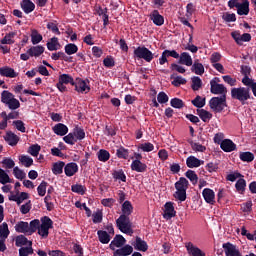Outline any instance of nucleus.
<instances>
[{
    "label": "nucleus",
    "mask_w": 256,
    "mask_h": 256,
    "mask_svg": "<svg viewBox=\"0 0 256 256\" xmlns=\"http://www.w3.org/2000/svg\"><path fill=\"white\" fill-rule=\"evenodd\" d=\"M133 213V205L129 200L124 201L122 204V214L116 220V227L121 231V233H125V235H133V224L131 223V219L129 215Z\"/></svg>",
    "instance_id": "nucleus-1"
},
{
    "label": "nucleus",
    "mask_w": 256,
    "mask_h": 256,
    "mask_svg": "<svg viewBox=\"0 0 256 256\" xmlns=\"http://www.w3.org/2000/svg\"><path fill=\"white\" fill-rule=\"evenodd\" d=\"M231 98L239 101L241 105H247V101H249V99H253V96H251L248 86L238 88L234 87L231 88Z\"/></svg>",
    "instance_id": "nucleus-2"
},
{
    "label": "nucleus",
    "mask_w": 256,
    "mask_h": 256,
    "mask_svg": "<svg viewBox=\"0 0 256 256\" xmlns=\"http://www.w3.org/2000/svg\"><path fill=\"white\" fill-rule=\"evenodd\" d=\"M176 192L174 193L175 199L178 201L187 200V190L189 189V180L185 177H180L179 180L174 184Z\"/></svg>",
    "instance_id": "nucleus-3"
},
{
    "label": "nucleus",
    "mask_w": 256,
    "mask_h": 256,
    "mask_svg": "<svg viewBox=\"0 0 256 256\" xmlns=\"http://www.w3.org/2000/svg\"><path fill=\"white\" fill-rule=\"evenodd\" d=\"M209 107L214 113H221L227 107V95L212 97L209 101Z\"/></svg>",
    "instance_id": "nucleus-4"
},
{
    "label": "nucleus",
    "mask_w": 256,
    "mask_h": 256,
    "mask_svg": "<svg viewBox=\"0 0 256 256\" xmlns=\"http://www.w3.org/2000/svg\"><path fill=\"white\" fill-rule=\"evenodd\" d=\"M153 58V52L145 46H139L134 50V59H144L146 63H151Z\"/></svg>",
    "instance_id": "nucleus-5"
},
{
    "label": "nucleus",
    "mask_w": 256,
    "mask_h": 256,
    "mask_svg": "<svg viewBox=\"0 0 256 256\" xmlns=\"http://www.w3.org/2000/svg\"><path fill=\"white\" fill-rule=\"evenodd\" d=\"M49 229H53V220H51L49 216H44L41 218L38 235L47 239V237H49Z\"/></svg>",
    "instance_id": "nucleus-6"
},
{
    "label": "nucleus",
    "mask_w": 256,
    "mask_h": 256,
    "mask_svg": "<svg viewBox=\"0 0 256 256\" xmlns=\"http://www.w3.org/2000/svg\"><path fill=\"white\" fill-rule=\"evenodd\" d=\"M221 80L217 77L210 81V92L213 95H227V88L223 84H219Z\"/></svg>",
    "instance_id": "nucleus-7"
},
{
    "label": "nucleus",
    "mask_w": 256,
    "mask_h": 256,
    "mask_svg": "<svg viewBox=\"0 0 256 256\" xmlns=\"http://www.w3.org/2000/svg\"><path fill=\"white\" fill-rule=\"evenodd\" d=\"M89 83V79L83 80L82 78H76L72 86L75 87V91H77V93H89V91H91Z\"/></svg>",
    "instance_id": "nucleus-8"
},
{
    "label": "nucleus",
    "mask_w": 256,
    "mask_h": 256,
    "mask_svg": "<svg viewBox=\"0 0 256 256\" xmlns=\"http://www.w3.org/2000/svg\"><path fill=\"white\" fill-rule=\"evenodd\" d=\"M222 247L226 256H243L237 246L231 242L224 243Z\"/></svg>",
    "instance_id": "nucleus-9"
},
{
    "label": "nucleus",
    "mask_w": 256,
    "mask_h": 256,
    "mask_svg": "<svg viewBox=\"0 0 256 256\" xmlns=\"http://www.w3.org/2000/svg\"><path fill=\"white\" fill-rule=\"evenodd\" d=\"M186 251L190 256H207L203 250L195 246L192 242L185 243Z\"/></svg>",
    "instance_id": "nucleus-10"
},
{
    "label": "nucleus",
    "mask_w": 256,
    "mask_h": 256,
    "mask_svg": "<svg viewBox=\"0 0 256 256\" xmlns=\"http://www.w3.org/2000/svg\"><path fill=\"white\" fill-rule=\"evenodd\" d=\"M177 216V211H175V206H173V202H166L164 205V219H173V217Z\"/></svg>",
    "instance_id": "nucleus-11"
},
{
    "label": "nucleus",
    "mask_w": 256,
    "mask_h": 256,
    "mask_svg": "<svg viewBox=\"0 0 256 256\" xmlns=\"http://www.w3.org/2000/svg\"><path fill=\"white\" fill-rule=\"evenodd\" d=\"M126 243H127V240L125 239V237H123V235L121 234H117L114 237V239L111 241L109 247L112 251H115V247L119 249L123 247Z\"/></svg>",
    "instance_id": "nucleus-12"
},
{
    "label": "nucleus",
    "mask_w": 256,
    "mask_h": 256,
    "mask_svg": "<svg viewBox=\"0 0 256 256\" xmlns=\"http://www.w3.org/2000/svg\"><path fill=\"white\" fill-rule=\"evenodd\" d=\"M204 201L209 205H215V191L211 188H204L202 191Z\"/></svg>",
    "instance_id": "nucleus-13"
},
{
    "label": "nucleus",
    "mask_w": 256,
    "mask_h": 256,
    "mask_svg": "<svg viewBox=\"0 0 256 256\" xmlns=\"http://www.w3.org/2000/svg\"><path fill=\"white\" fill-rule=\"evenodd\" d=\"M167 57H173V59H179V54L175 50H164L159 58V64L165 65L168 63Z\"/></svg>",
    "instance_id": "nucleus-14"
},
{
    "label": "nucleus",
    "mask_w": 256,
    "mask_h": 256,
    "mask_svg": "<svg viewBox=\"0 0 256 256\" xmlns=\"http://www.w3.org/2000/svg\"><path fill=\"white\" fill-rule=\"evenodd\" d=\"M220 148L225 153H231L237 149V144L233 142L231 139H224L220 144Z\"/></svg>",
    "instance_id": "nucleus-15"
},
{
    "label": "nucleus",
    "mask_w": 256,
    "mask_h": 256,
    "mask_svg": "<svg viewBox=\"0 0 256 256\" xmlns=\"http://www.w3.org/2000/svg\"><path fill=\"white\" fill-rule=\"evenodd\" d=\"M130 168L132 171L136 173H146L147 171V164L141 162V160H133Z\"/></svg>",
    "instance_id": "nucleus-16"
},
{
    "label": "nucleus",
    "mask_w": 256,
    "mask_h": 256,
    "mask_svg": "<svg viewBox=\"0 0 256 256\" xmlns=\"http://www.w3.org/2000/svg\"><path fill=\"white\" fill-rule=\"evenodd\" d=\"M133 253V246L126 244L117 250H114L113 256H129Z\"/></svg>",
    "instance_id": "nucleus-17"
},
{
    "label": "nucleus",
    "mask_w": 256,
    "mask_h": 256,
    "mask_svg": "<svg viewBox=\"0 0 256 256\" xmlns=\"http://www.w3.org/2000/svg\"><path fill=\"white\" fill-rule=\"evenodd\" d=\"M4 140L6 141V143H8V145H10V147H15L17 143H19L20 138L12 131H8L4 136Z\"/></svg>",
    "instance_id": "nucleus-18"
},
{
    "label": "nucleus",
    "mask_w": 256,
    "mask_h": 256,
    "mask_svg": "<svg viewBox=\"0 0 256 256\" xmlns=\"http://www.w3.org/2000/svg\"><path fill=\"white\" fill-rule=\"evenodd\" d=\"M150 19L157 27H161V25L165 23V18L163 15L159 14V10H153L150 14Z\"/></svg>",
    "instance_id": "nucleus-19"
},
{
    "label": "nucleus",
    "mask_w": 256,
    "mask_h": 256,
    "mask_svg": "<svg viewBox=\"0 0 256 256\" xmlns=\"http://www.w3.org/2000/svg\"><path fill=\"white\" fill-rule=\"evenodd\" d=\"M77 171H79V166L75 162H70L64 166L66 177H73Z\"/></svg>",
    "instance_id": "nucleus-20"
},
{
    "label": "nucleus",
    "mask_w": 256,
    "mask_h": 256,
    "mask_svg": "<svg viewBox=\"0 0 256 256\" xmlns=\"http://www.w3.org/2000/svg\"><path fill=\"white\" fill-rule=\"evenodd\" d=\"M52 130L55 133V135H59L60 137H65V135H67V133H69V128L67 127V125H65L63 123L56 124L52 128Z\"/></svg>",
    "instance_id": "nucleus-21"
},
{
    "label": "nucleus",
    "mask_w": 256,
    "mask_h": 256,
    "mask_svg": "<svg viewBox=\"0 0 256 256\" xmlns=\"http://www.w3.org/2000/svg\"><path fill=\"white\" fill-rule=\"evenodd\" d=\"M204 163H205V161L199 160L195 156H189L186 159V165H187V167H189V169H195L196 167H201V165H203Z\"/></svg>",
    "instance_id": "nucleus-22"
},
{
    "label": "nucleus",
    "mask_w": 256,
    "mask_h": 256,
    "mask_svg": "<svg viewBox=\"0 0 256 256\" xmlns=\"http://www.w3.org/2000/svg\"><path fill=\"white\" fill-rule=\"evenodd\" d=\"M27 53L30 57H41V55L45 53V47L41 45L32 46L30 49L27 50Z\"/></svg>",
    "instance_id": "nucleus-23"
},
{
    "label": "nucleus",
    "mask_w": 256,
    "mask_h": 256,
    "mask_svg": "<svg viewBox=\"0 0 256 256\" xmlns=\"http://www.w3.org/2000/svg\"><path fill=\"white\" fill-rule=\"evenodd\" d=\"M178 58L180 65H186V67L193 65V58H191L189 52H182Z\"/></svg>",
    "instance_id": "nucleus-24"
},
{
    "label": "nucleus",
    "mask_w": 256,
    "mask_h": 256,
    "mask_svg": "<svg viewBox=\"0 0 256 256\" xmlns=\"http://www.w3.org/2000/svg\"><path fill=\"white\" fill-rule=\"evenodd\" d=\"M21 9L26 13V15H29V13H33L35 11V3H33L31 0H22L21 2Z\"/></svg>",
    "instance_id": "nucleus-25"
},
{
    "label": "nucleus",
    "mask_w": 256,
    "mask_h": 256,
    "mask_svg": "<svg viewBox=\"0 0 256 256\" xmlns=\"http://www.w3.org/2000/svg\"><path fill=\"white\" fill-rule=\"evenodd\" d=\"M134 249L137 251H142L145 253L149 249V245H147V242L145 240L141 239V237L137 236L134 244Z\"/></svg>",
    "instance_id": "nucleus-26"
},
{
    "label": "nucleus",
    "mask_w": 256,
    "mask_h": 256,
    "mask_svg": "<svg viewBox=\"0 0 256 256\" xmlns=\"http://www.w3.org/2000/svg\"><path fill=\"white\" fill-rule=\"evenodd\" d=\"M16 233H24V235H29V222L19 221L15 225Z\"/></svg>",
    "instance_id": "nucleus-27"
},
{
    "label": "nucleus",
    "mask_w": 256,
    "mask_h": 256,
    "mask_svg": "<svg viewBox=\"0 0 256 256\" xmlns=\"http://www.w3.org/2000/svg\"><path fill=\"white\" fill-rule=\"evenodd\" d=\"M197 115L204 123H209L213 119V114L205 109H198Z\"/></svg>",
    "instance_id": "nucleus-28"
},
{
    "label": "nucleus",
    "mask_w": 256,
    "mask_h": 256,
    "mask_svg": "<svg viewBox=\"0 0 256 256\" xmlns=\"http://www.w3.org/2000/svg\"><path fill=\"white\" fill-rule=\"evenodd\" d=\"M0 75L2 77H10V79H13L17 77V72H15V69L6 66L0 68Z\"/></svg>",
    "instance_id": "nucleus-29"
},
{
    "label": "nucleus",
    "mask_w": 256,
    "mask_h": 256,
    "mask_svg": "<svg viewBox=\"0 0 256 256\" xmlns=\"http://www.w3.org/2000/svg\"><path fill=\"white\" fill-rule=\"evenodd\" d=\"M17 36V32H10L7 33L3 39L0 40V43L2 45H13V43H15V37Z\"/></svg>",
    "instance_id": "nucleus-30"
},
{
    "label": "nucleus",
    "mask_w": 256,
    "mask_h": 256,
    "mask_svg": "<svg viewBox=\"0 0 256 256\" xmlns=\"http://www.w3.org/2000/svg\"><path fill=\"white\" fill-rule=\"evenodd\" d=\"M46 47L48 51H57L61 47V44L59 43V38L53 37L50 39L49 42H47Z\"/></svg>",
    "instance_id": "nucleus-31"
},
{
    "label": "nucleus",
    "mask_w": 256,
    "mask_h": 256,
    "mask_svg": "<svg viewBox=\"0 0 256 256\" xmlns=\"http://www.w3.org/2000/svg\"><path fill=\"white\" fill-rule=\"evenodd\" d=\"M97 235L100 243H102L103 245H107V243L111 241V236L105 230H98Z\"/></svg>",
    "instance_id": "nucleus-32"
},
{
    "label": "nucleus",
    "mask_w": 256,
    "mask_h": 256,
    "mask_svg": "<svg viewBox=\"0 0 256 256\" xmlns=\"http://www.w3.org/2000/svg\"><path fill=\"white\" fill-rule=\"evenodd\" d=\"M237 13L239 15H249V0H243V3H240Z\"/></svg>",
    "instance_id": "nucleus-33"
},
{
    "label": "nucleus",
    "mask_w": 256,
    "mask_h": 256,
    "mask_svg": "<svg viewBox=\"0 0 256 256\" xmlns=\"http://www.w3.org/2000/svg\"><path fill=\"white\" fill-rule=\"evenodd\" d=\"M191 66L192 73H195L196 75H203V73H205V67L202 63L195 61Z\"/></svg>",
    "instance_id": "nucleus-34"
},
{
    "label": "nucleus",
    "mask_w": 256,
    "mask_h": 256,
    "mask_svg": "<svg viewBox=\"0 0 256 256\" xmlns=\"http://www.w3.org/2000/svg\"><path fill=\"white\" fill-rule=\"evenodd\" d=\"M29 243H33V242L29 241V239H27V237H25V235H19L15 239L16 247L21 248V247H25V245H28V247H29Z\"/></svg>",
    "instance_id": "nucleus-35"
},
{
    "label": "nucleus",
    "mask_w": 256,
    "mask_h": 256,
    "mask_svg": "<svg viewBox=\"0 0 256 256\" xmlns=\"http://www.w3.org/2000/svg\"><path fill=\"white\" fill-rule=\"evenodd\" d=\"M97 157H98V160H100L102 163H107V161L111 159V154L109 153V151L105 149H100L97 152Z\"/></svg>",
    "instance_id": "nucleus-36"
},
{
    "label": "nucleus",
    "mask_w": 256,
    "mask_h": 256,
    "mask_svg": "<svg viewBox=\"0 0 256 256\" xmlns=\"http://www.w3.org/2000/svg\"><path fill=\"white\" fill-rule=\"evenodd\" d=\"M170 79H173L172 85L174 87H181V85H186L187 84V79L183 78L182 76H176L175 74H172L170 76Z\"/></svg>",
    "instance_id": "nucleus-37"
},
{
    "label": "nucleus",
    "mask_w": 256,
    "mask_h": 256,
    "mask_svg": "<svg viewBox=\"0 0 256 256\" xmlns=\"http://www.w3.org/2000/svg\"><path fill=\"white\" fill-rule=\"evenodd\" d=\"M58 81L64 85L70 84L73 86L75 84V80L69 74H61L58 78Z\"/></svg>",
    "instance_id": "nucleus-38"
},
{
    "label": "nucleus",
    "mask_w": 256,
    "mask_h": 256,
    "mask_svg": "<svg viewBox=\"0 0 256 256\" xmlns=\"http://www.w3.org/2000/svg\"><path fill=\"white\" fill-rule=\"evenodd\" d=\"M239 159L244 163H251L255 159V155L251 152H240Z\"/></svg>",
    "instance_id": "nucleus-39"
},
{
    "label": "nucleus",
    "mask_w": 256,
    "mask_h": 256,
    "mask_svg": "<svg viewBox=\"0 0 256 256\" xmlns=\"http://www.w3.org/2000/svg\"><path fill=\"white\" fill-rule=\"evenodd\" d=\"M33 253H34L33 242H29V246L21 247L19 249V256H29V255H33Z\"/></svg>",
    "instance_id": "nucleus-40"
},
{
    "label": "nucleus",
    "mask_w": 256,
    "mask_h": 256,
    "mask_svg": "<svg viewBox=\"0 0 256 256\" xmlns=\"http://www.w3.org/2000/svg\"><path fill=\"white\" fill-rule=\"evenodd\" d=\"M116 157H118V159H129V149H126L123 146H120L117 150H116Z\"/></svg>",
    "instance_id": "nucleus-41"
},
{
    "label": "nucleus",
    "mask_w": 256,
    "mask_h": 256,
    "mask_svg": "<svg viewBox=\"0 0 256 256\" xmlns=\"http://www.w3.org/2000/svg\"><path fill=\"white\" fill-rule=\"evenodd\" d=\"M185 177L189 179L192 185H197V183H199V176H197V173H195L193 170L186 171Z\"/></svg>",
    "instance_id": "nucleus-42"
},
{
    "label": "nucleus",
    "mask_w": 256,
    "mask_h": 256,
    "mask_svg": "<svg viewBox=\"0 0 256 256\" xmlns=\"http://www.w3.org/2000/svg\"><path fill=\"white\" fill-rule=\"evenodd\" d=\"M41 225V222L39 219H34L28 224V230H29V235H33L36 231H39V227Z\"/></svg>",
    "instance_id": "nucleus-43"
},
{
    "label": "nucleus",
    "mask_w": 256,
    "mask_h": 256,
    "mask_svg": "<svg viewBox=\"0 0 256 256\" xmlns=\"http://www.w3.org/2000/svg\"><path fill=\"white\" fill-rule=\"evenodd\" d=\"M64 167H65V162L63 161L55 162L52 167V173L54 175H61V173H63Z\"/></svg>",
    "instance_id": "nucleus-44"
},
{
    "label": "nucleus",
    "mask_w": 256,
    "mask_h": 256,
    "mask_svg": "<svg viewBox=\"0 0 256 256\" xmlns=\"http://www.w3.org/2000/svg\"><path fill=\"white\" fill-rule=\"evenodd\" d=\"M12 99H15V95H13V93L7 90H4L1 93V101L4 103V105H8V103H10Z\"/></svg>",
    "instance_id": "nucleus-45"
},
{
    "label": "nucleus",
    "mask_w": 256,
    "mask_h": 256,
    "mask_svg": "<svg viewBox=\"0 0 256 256\" xmlns=\"http://www.w3.org/2000/svg\"><path fill=\"white\" fill-rule=\"evenodd\" d=\"M236 187V191H238V193H241V195H243V193H245V187H247V181H245V179L243 178H239L235 184Z\"/></svg>",
    "instance_id": "nucleus-46"
},
{
    "label": "nucleus",
    "mask_w": 256,
    "mask_h": 256,
    "mask_svg": "<svg viewBox=\"0 0 256 256\" xmlns=\"http://www.w3.org/2000/svg\"><path fill=\"white\" fill-rule=\"evenodd\" d=\"M31 41L32 45H39V43L43 41V35L39 34V31L37 30H32Z\"/></svg>",
    "instance_id": "nucleus-47"
},
{
    "label": "nucleus",
    "mask_w": 256,
    "mask_h": 256,
    "mask_svg": "<svg viewBox=\"0 0 256 256\" xmlns=\"http://www.w3.org/2000/svg\"><path fill=\"white\" fill-rule=\"evenodd\" d=\"M66 55H75L79 51V47L76 44L69 43L64 47Z\"/></svg>",
    "instance_id": "nucleus-48"
},
{
    "label": "nucleus",
    "mask_w": 256,
    "mask_h": 256,
    "mask_svg": "<svg viewBox=\"0 0 256 256\" xmlns=\"http://www.w3.org/2000/svg\"><path fill=\"white\" fill-rule=\"evenodd\" d=\"M155 149V146L151 142H145L138 146V151L141 150L144 153H151Z\"/></svg>",
    "instance_id": "nucleus-49"
},
{
    "label": "nucleus",
    "mask_w": 256,
    "mask_h": 256,
    "mask_svg": "<svg viewBox=\"0 0 256 256\" xmlns=\"http://www.w3.org/2000/svg\"><path fill=\"white\" fill-rule=\"evenodd\" d=\"M245 87H248L249 91L252 90L254 97H256V82L254 79H245L244 80Z\"/></svg>",
    "instance_id": "nucleus-50"
},
{
    "label": "nucleus",
    "mask_w": 256,
    "mask_h": 256,
    "mask_svg": "<svg viewBox=\"0 0 256 256\" xmlns=\"http://www.w3.org/2000/svg\"><path fill=\"white\" fill-rule=\"evenodd\" d=\"M74 136L76 137V141H83L85 139V130L81 127H75L73 129Z\"/></svg>",
    "instance_id": "nucleus-51"
},
{
    "label": "nucleus",
    "mask_w": 256,
    "mask_h": 256,
    "mask_svg": "<svg viewBox=\"0 0 256 256\" xmlns=\"http://www.w3.org/2000/svg\"><path fill=\"white\" fill-rule=\"evenodd\" d=\"M203 85V81H201V78L199 76L192 77V85L191 88L193 91H199Z\"/></svg>",
    "instance_id": "nucleus-52"
},
{
    "label": "nucleus",
    "mask_w": 256,
    "mask_h": 256,
    "mask_svg": "<svg viewBox=\"0 0 256 256\" xmlns=\"http://www.w3.org/2000/svg\"><path fill=\"white\" fill-rule=\"evenodd\" d=\"M0 183L2 185H7V183H13V180L9 178V174L5 170L0 168Z\"/></svg>",
    "instance_id": "nucleus-53"
},
{
    "label": "nucleus",
    "mask_w": 256,
    "mask_h": 256,
    "mask_svg": "<svg viewBox=\"0 0 256 256\" xmlns=\"http://www.w3.org/2000/svg\"><path fill=\"white\" fill-rule=\"evenodd\" d=\"M241 74L244 75V77L242 78L243 85H245L246 79H253V78H249V76L251 75V67H249V66L242 65L241 66Z\"/></svg>",
    "instance_id": "nucleus-54"
},
{
    "label": "nucleus",
    "mask_w": 256,
    "mask_h": 256,
    "mask_svg": "<svg viewBox=\"0 0 256 256\" xmlns=\"http://www.w3.org/2000/svg\"><path fill=\"white\" fill-rule=\"evenodd\" d=\"M63 141L67 145H75V143H77V138L75 137L74 132H70L68 135L63 137Z\"/></svg>",
    "instance_id": "nucleus-55"
},
{
    "label": "nucleus",
    "mask_w": 256,
    "mask_h": 256,
    "mask_svg": "<svg viewBox=\"0 0 256 256\" xmlns=\"http://www.w3.org/2000/svg\"><path fill=\"white\" fill-rule=\"evenodd\" d=\"M191 103L194 105V107H197V109H202V107H205V98L197 95L195 99L191 101Z\"/></svg>",
    "instance_id": "nucleus-56"
},
{
    "label": "nucleus",
    "mask_w": 256,
    "mask_h": 256,
    "mask_svg": "<svg viewBox=\"0 0 256 256\" xmlns=\"http://www.w3.org/2000/svg\"><path fill=\"white\" fill-rule=\"evenodd\" d=\"M0 237L1 239H7L9 237V225H7V222L0 225Z\"/></svg>",
    "instance_id": "nucleus-57"
},
{
    "label": "nucleus",
    "mask_w": 256,
    "mask_h": 256,
    "mask_svg": "<svg viewBox=\"0 0 256 256\" xmlns=\"http://www.w3.org/2000/svg\"><path fill=\"white\" fill-rule=\"evenodd\" d=\"M170 105L174 109H183V107H185V103L179 98H172L170 101Z\"/></svg>",
    "instance_id": "nucleus-58"
},
{
    "label": "nucleus",
    "mask_w": 256,
    "mask_h": 256,
    "mask_svg": "<svg viewBox=\"0 0 256 256\" xmlns=\"http://www.w3.org/2000/svg\"><path fill=\"white\" fill-rule=\"evenodd\" d=\"M71 191H73V193H78L79 195H85L87 188L81 184H74L71 187Z\"/></svg>",
    "instance_id": "nucleus-59"
},
{
    "label": "nucleus",
    "mask_w": 256,
    "mask_h": 256,
    "mask_svg": "<svg viewBox=\"0 0 256 256\" xmlns=\"http://www.w3.org/2000/svg\"><path fill=\"white\" fill-rule=\"evenodd\" d=\"M40 151H41V146L39 144L31 145L28 148V153L32 155V157H38Z\"/></svg>",
    "instance_id": "nucleus-60"
},
{
    "label": "nucleus",
    "mask_w": 256,
    "mask_h": 256,
    "mask_svg": "<svg viewBox=\"0 0 256 256\" xmlns=\"http://www.w3.org/2000/svg\"><path fill=\"white\" fill-rule=\"evenodd\" d=\"M20 163L24 165V167H31L33 165V158L29 157L28 155H22L19 159Z\"/></svg>",
    "instance_id": "nucleus-61"
},
{
    "label": "nucleus",
    "mask_w": 256,
    "mask_h": 256,
    "mask_svg": "<svg viewBox=\"0 0 256 256\" xmlns=\"http://www.w3.org/2000/svg\"><path fill=\"white\" fill-rule=\"evenodd\" d=\"M47 185V182L42 181L40 185L37 187V193L40 197H45V194L47 193Z\"/></svg>",
    "instance_id": "nucleus-62"
},
{
    "label": "nucleus",
    "mask_w": 256,
    "mask_h": 256,
    "mask_svg": "<svg viewBox=\"0 0 256 256\" xmlns=\"http://www.w3.org/2000/svg\"><path fill=\"white\" fill-rule=\"evenodd\" d=\"M11 111H15L21 107V103L16 98H12L8 104H6Z\"/></svg>",
    "instance_id": "nucleus-63"
},
{
    "label": "nucleus",
    "mask_w": 256,
    "mask_h": 256,
    "mask_svg": "<svg viewBox=\"0 0 256 256\" xmlns=\"http://www.w3.org/2000/svg\"><path fill=\"white\" fill-rule=\"evenodd\" d=\"M12 125H14L17 131H20L21 133H25L27 131V128H25V123L22 120L13 121Z\"/></svg>",
    "instance_id": "nucleus-64"
}]
</instances>
